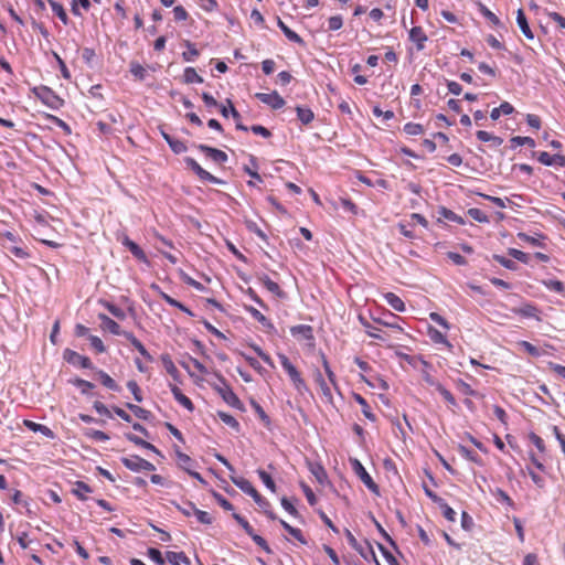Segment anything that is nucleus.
Returning <instances> with one entry per match:
<instances>
[{
	"label": "nucleus",
	"mask_w": 565,
	"mask_h": 565,
	"mask_svg": "<svg viewBox=\"0 0 565 565\" xmlns=\"http://www.w3.org/2000/svg\"><path fill=\"white\" fill-rule=\"evenodd\" d=\"M98 375H99L102 384L105 387H107L111 391H115V392L119 391V386L117 385V383L106 372L98 371Z\"/></svg>",
	"instance_id": "obj_42"
},
{
	"label": "nucleus",
	"mask_w": 565,
	"mask_h": 565,
	"mask_svg": "<svg viewBox=\"0 0 565 565\" xmlns=\"http://www.w3.org/2000/svg\"><path fill=\"white\" fill-rule=\"evenodd\" d=\"M296 111H297L298 119L303 125L310 124L313 120V118H315L313 111L310 108H308V107L297 106L296 107Z\"/></svg>",
	"instance_id": "obj_32"
},
{
	"label": "nucleus",
	"mask_w": 565,
	"mask_h": 565,
	"mask_svg": "<svg viewBox=\"0 0 565 565\" xmlns=\"http://www.w3.org/2000/svg\"><path fill=\"white\" fill-rule=\"evenodd\" d=\"M218 418L226 424L227 426L238 430L239 429V423L236 420L234 416L231 414H227L225 412H218L217 413Z\"/></svg>",
	"instance_id": "obj_49"
},
{
	"label": "nucleus",
	"mask_w": 565,
	"mask_h": 565,
	"mask_svg": "<svg viewBox=\"0 0 565 565\" xmlns=\"http://www.w3.org/2000/svg\"><path fill=\"white\" fill-rule=\"evenodd\" d=\"M310 471L316 477V479L319 483H324V481L327 479V473L322 466H320L318 463H316V465L311 463Z\"/></svg>",
	"instance_id": "obj_51"
},
{
	"label": "nucleus",
	"mask_w": 565,
	"mask_h": 565,
	"mask_svg": "<svg viewBox=\"0 0 565 565\" xmlns=\"http://www.w3.org/2000/svg\"><path fill=\"white\" fill-rule=\"evenodd\" d=\"M428 335L434 343H440L446 344L447 347H451L446 335H444L439 330L435 328H429Z\"/></svg>",
	"instance_id": "obj_40"
},
{
	"label": "nucleus",
	"mask_w": 565,
	"mask_h": 565,
	"mask_svg": "<svg viewBox=\"0 0 565 565\" xmlns=\"http://www.w3.org/2000/svg\"><path fill=\"white\" fill-rule=\"evenodd\" d=\"M124 337L132 344V347L148 361H152V356L145 345L131 332L124 333Z\"/></svg>",
	"instance_id": "obj_21"
},
{
	"label": "nucleus",
	"mask_w": 565,
	"mask_h": 565,
	"mask_svg": "<svg viewBox=\"0 0 565 565\" xmlns=\"http://www.w3.org/2000/svg\"><path fill=\"white\" fill-rule=\"evenodd\" d=\"M233 518L244 529V531L246 532L247 535H252L254 533V530L250 526V524L248 523V521L245 518H243L241 514L233 513Z\"/></svg>",
	"instance_id": "obj_61"
},
{
	"label": "nucleus",
	"mask_w": 565,
	"mask_h": 565,
	"mask_svg": "<svg viewBox=\"0 0 565 565\" xmlns=\"http://www.w3.org/2000/svg\"><path fill=\"white\" fill-rule=\"evenodd\" d=\"M403 130L409 136H417L424 132L423 126L415 122L405 124Z\"/></svg>",
	"instance_id": "obj_55"
},
{
	"label": "nucleus",
	"mask_w": 565,
	"mask_h": 565,
	"mask_svg": "<svg viewBox=\"0 0 565 565\" xmlns=\"http://www.w3.org/2000/svg\"><path fill=\"white\" fill-rule=\"evenodd\" d=\"M259 280L266 287V289L268 291H270L271 294H274L278 297H281L284 295L279 285L276 281L271 280L267 275H263L262 277H259Z\"/></svg>",
	"instance_id": "obj_29"
},
{
	"label": "nucleus",
	"mask_w": 565,
	"mask_h": 565,
	"mask_svg": "<svg viewBox=\"0 0 565 565\" xmlns=\"http://www.w3.org/2000/svg\"><path fill=\"white\" fill-rule=\"evenodd\" d=\"M516 23L526 39H529V40L534 39V34H533L532 30L530 29L526 17L522 9H519L516 12Z\"/></svg>",
	"instance_id": "obj_19"
},
{
	"label": "nucleus",
	"mask_w": 565,
	"mask_h": 565,
	"mask_svg": "<svg viewBox=\"0 0 565 565\" xmlns=\"http://www.w3.org/2000/svg\"><path fill=\"white\" fill-rule=\"evenodd\" d=\"M290 333L294 338L305 341H313V329L308 324H298L290 328Z\"/></svg>",
	"instance_id": "obj_13"
},
{
	"label": "nucleus",
	"mask_w": 565,
	"mask_h": 565,
	"mask_svg": "<svg viewBox=\"0 0 565 565\" xmlns=\"http://www.w3.org/2000/svg\"><path fill=\"white\" fill-rule=\"evenodd\" d=\"M127 408L134 413V415L140 419L148 420L151 417V412L145 409L136 404L127 403Z\"/></svg>",
	"instance_id": "obj_36"
},
{
	"label": "nucleus",
	"mask_w": 565,
	"mask_h": 565,
	"mask_svg": "<svg viewBox=\"0 0 565 565\" xmlns=\"http://www.w3.org/2000/svg\"><path fill=\"white\" fill-rule=\"evenodd\" d=\"M52 11L58 17L63 24H68V17L63 6L54 0H47Z\"/></svg>",
	"instance_id": "obj_35"
},
{
	"label": "nucleus",
	"mask_w": 565,
	"mask_h": 565,
	"mask_svg": "<svg viewBox=\"0 0 565 565\" xmlns=\"http://www.w3.org/2000/svg\"><path fill=\"white\" fill-rule=\"evenodd\" d=\"M277 25L289 41L298 44L303 43V40L300 38V35H298L295 31L289 29L280 18H277Z\"/></svg>",
	"instance_id": "obj_25"
},
{
	"label": "nucleus",
	"mask_w": 565,
	"mask_h": 565,
	"mask_svg": "<svg viewBox=\"0 0 565 565\" xmlns=\"http://www.w3.org/2000/svg\"><path fill=\"white\" fill-rule=\"evenodd\" d=\"M354 399L361 405L363 415L371 422H375L376 416L374 415V413H372L366 399L360 394H355Z\"/></svg>",
	"instance_id": "obj_34"
},
{
	"label": "nucleus",
	"mask_w": 565,
	"mask_h": 565,
	"mask_svg": "<svg viewBox=\"0 0 565 565\" xmlns=\"http://www.w3.org/2000/svg\"><path fill=\"white\" fill-rule=\"evenodd\" d=\"M255 97L262 103L268 105L273 109H280L285 106V99L276 92L256 93Z\"/></svg>",
	"instance_id": "obj_10"
},
{
	"label": "nucleus",
	"mask_w": 565,
	"mask_h": 565,
	"mask_svg": "<svg viewBox=\"0 0 565 565\" xmlns=\"http://www.w3.org/2000/svg\"><path fill=\"white\" fill-rule=\"evenodd\" d=\"M179 466L186 472H189L193 467V460L186 455L181 452L180 450L175 451Z\"/></svg>",
	"instance_id": "obj_39"
},
{
	"label": "nucleus",
	"mask_w": 565,
	"mask_h": 565,
	"mask_svg": "<svg viewBox=\"0 0 565 565\" xmlns=\"http://www.w3.org/2000/svg\"><path fill=\"white\" fill-rule=\"evenodd\" d=\"M170 390L175 401L180 403L184 408H186L190 412L194 409L192 401L188 396H185L178 386L170 385Z\"/></svg>",
	"instance_id": "obj_18"
},
{
	"label": "nucleus",
	"mask_w": 565,
	"mask_h": 565,
	"mask_svg": "<svg viewBox=\"0 0 565 565\" xmlns=\"http://www.w3.org/2000/svg\"><path fill=\"white\" fill-rule=\"evenodd\" d=\"M510 142L512 143L513 148L519 146H529L531 148L535 147V141L531 137L515 136L510 139Z\"/></svg>",
	"instance_id": "obj_47"
},
{
	"label": "nucleus",
	"mask_w": 565,
	"mask_h": 565,
	"mask_svg": "<svg viewBox=\"0 0 565 565\" xmlns=\"http://www.w3.org/2000/svg\"><path fill=\"white\" fill-rule=\"evenodd\" d=\"M477 8H478V11L488 20L490 21L493 25H500L501 24V21L499 20V18L492 12L490 11L482 2H477Z\"/></svg>",
	"instance_id": "obj_33"
},
{
	"label": "nucleus",
	"mask_w": 565,
	"mask_h": 565,
	"mask_svg": "<svg viewBox=\"0 0 565 565\" xmlns=\"http://www.w3.org/2000/svg\"><path fill=\"white\" fill-rule=\"evenodd\" d=\"M409 40L415 43L417 51H422L425 47L427 35L420 26H414L409 31Z\"/></svg>",
	"instance_id": "obj_16"
},
{
	"label": "nucleus",
	"mask_w": 565,
	"mask_h": 565,
	"mask_svg": "<svg viewBox=\"0 0 565 565\" xmlns=\"http://www.w3.org/2000/svg\"><path fill=\"white\" fill-rule=\"evenodd\" d=\"M343 25V19L341 15H333L328 20V28L330 31H337Z\"/></svg>",
	"instance_id": "obj_64"
},
{
	"label": "nucleus",
	"mask_w": 565,
	"mask_h": 565,
	"mask_svg": "<svg viewBox=\"0 0 565 565\" xmlns=\"http://www.w3.org/2000/svg\"><path fill=\"white\" fill-rule=\"evenodd\" d=\"M360 319V322L362 323V326L366 329V333L371 337V338H374V339H379V340H384V338L382 337V334H380L377 332V329L374 328L373 326H371L363 317H359Z\"/></svg>",
	"instance_id": "obj_54"
},
{
	"label": "nucleus",
	"mask_w": 565,
	"mask_h": 565,
	"mask_svg": "<svg viewBox=\"0 0 565 565\" xmlns=\"http://www.w3.org/2000/svg\"><path fill=\"white\" fill-rule=\"evenodd\" d=\"M63 358L67 363L72 365H78L83 369H93V363L89 358L81 355L71 349L64 350Z\"/></svg>",
	"instance_id": "obj_9"
},
{
	"label": "nucleus",
	"mask_w": 565,
	"mask_h": 565,
	"mask_svg": "<svg viewBox=\"0 0 565 565\" xmlns=\"http://www.w3.org/2000/svg\"><path fill=\"white\" fill-rule=\"evenodd\" d=\"M24 425H25V427H28L30 430H32L34 433L39 431L49 438L54 437V433L45 425L38 424L32 420H24Z\"/></svg>",
	"instance_id": "obj_27"
},
{
	"label": "nucleus",
	"mask_w": 565,
	"mask_h": 565,
	"mask_svg": "<svg viewBox=\"0 0 565 565\" xmlns=\"http://www.w3.org/2000/svg\"><path fill=\"white\" fill-rule=\"evenodd\" d=\"M185 164L190 168L202 181H206L213 184H224V181L214 177L209 171L204 170L193 158L186 157L184 159Z\"/></svg>",
	"instance_id": "obj_6"
},
{
	"label": "nucleus",
	"mask_w": 565,
	"mask_h": 565,
	"mask_svg": "<svg viewBox=\"0 0 565 565\" xmlns=\"http://www.w3.org/2000/svg\"><path fill=\"white\" fill-rule=\"evenodd\" d=\"M130 73L140 81H143L147 75L146 68L137 62L130 63Z\"/></svg>",
	"instance_id": "obj_52"
},
{
	"label": "nucleus",
	"mask_w": 565,
	"mask_h": 565,
	"mask_svg": "<svg viewBox=\"0 0 565 565\" xmlns=\"http://www.w3.org/2000/svg\"><path fill=\"white\" fill-rule=\"evenodd\" d=\"M122 245L126 246L130 253L134 255L135 258H137L139 262L148 264V257L146 253L135 243L132 242L128 236H125L121 241Z\"/></svg>",
	"instance_id": "obj_15"
},
{
	"label": "nucleus",
	"mask_w": 565,
	"mask_h": 565,
	"mask_svg": "<svg viewBox=\"0 0 565 565\" xmlns=\"http://www.w3.org/2000/svg\"><path fill=\"white\" fill-rule=\"evenodd\" d=\"M73 383L76 387L81 390V393L84 395H87L89 391L94 387L93 383L83 379H76Z\"/></svg>",
	"instance_id": "obj_59"
},
{
	"label": "nucleus",
	"mask_w": 565,
	"mask_h": 565,
	"mask_svg": "<svg viewBox=\"0 0 565 565\" xmlns=\"http://www.w3.org/2000/svg\"><path fill=\"white\" fill-rule=\"evenodd\" d=\"M508 254L511 257H513L514 259H516L523 264H527L530 260V257L526 253H524L520 249H516V248H509Z\"/></svg>",
	"instance_id": "obj_56"
},
{
	"label": "nucleus",
	"mask_w": 565,
	"mask_h": 565,
	"mask_svg": "<svg viewBox=\"0 0 565 565\" xmlns=\"http://www.w3.org/2000/svg\"><path fill=\"white\" fill-rule=\"evenodd\" d=\"M78 6H81L84 10H88L90 7L89 0H73L72 2V13L74 15L81 17L82 13L78 9Z\"/></svg>",
	"instance_id": "obj_57"
},
{
	"label": "nucleus",
	"mask_w": 565,
	"mask_h": 565,
	"mask_svg": "<svg viewBox=\"0 0 565 565\" xmlns=\"http://www.w3.org/2000/svg\"><path fill=\"white\" fill-rule=\"evenodd\" d=\"M166 556L172 565H190V558L183 552H167Z\"/></svg>",
	"instance_id": "obj_26"
},
{
	"label": "nucleus",
	"mask_w": 565,
	"mask_h": 565,
	"mask_svg": "<svg viewBox=\"0 0 565 565\" xmlns=\"http://www.w3.org/2000/svg\"><path fill=\"white\" fill-rule=\"evenodd\" d=\"M438 214H439V218L443 217V218H445L447 221H450V222H456V223H459V224H465L462 217L457 215L451 210H448L447 207L441 206L438 210Z\"/></svg>",
	"instance_id": "obj_37"
},
{
	"label": "nucleus",
	"mask_w": 565,
	"mask_h": 565,
	"mask_svg": "<svg viewBox=\"0 0 565 565\" xmlns=\"http://www.w3.org/2000/svg\"><path fill=\"white\" fill-rule=\"evenodd\" d=\"M149 558L158 565H164V558L161 552L157 548L150 547L147 552Z\"/></svg>",
	"instance_id": "obj_63"
},
{
	"label": "nucleus",
	"mask_w": 565,
	"mask_h": 565,
	"mask_svg": "<svg viewBox=\"0 0 565 565\" xmlns=\"http://www.w3.org/2000/svg\"><path fill=\"white\" fill-rule=\"evenodd\" d=\"M345 536H347V540H348V543L350 544V546L355 550L363 558L365 559H369L370 556H372L373 558H375V553L372 548V546L366 543V546H362L358 541L354 537V535L351 533L350 530H345Z\"/></svg>",
	"instance_id": "obj_11"
},
{
	"label": "nucleus",
	"mask_w": 565,
	"mask_h": 565,
	"mask_svg": "<svg viewBox=\"0 0 565 565\" xmlns=\"http://www.w3.org/2000/svg\"><path fill=\"white\" fill-rule=\"evenodd\" d=\"M257 475L268 490L276 492V484L269 473L263 469H258Z\"/></svg>",
	"instance_id": "obj_44"
},
{
	"label": "nucleus",
	"mask_w": 565,
	"mask_h": 565,
	"mask_svg": "<svg viewBox=\"0 0 565 565\" xmlns=\"http://www.w3.org/2000/svg\"><path fill=\"white\" fill-rule=\"evenodd\" d=\"M493 259L507 269H510V270L516 269V264L513 260L505 258L504 256L494 254Z\"/></svg>",
	"instance_id": "obj_60"
},
{
	"label": "nucleus",
	"mask_w": 565,
	"mask_h": 565,
	"mask_svg": "<svg viewBox=\"0 0 565 565\" xmlns=\"http://www.w3.org/2000/svg\"><path fill=\"white\" fill-rule=\"evenodd\" d=\"M183 78L186 84L203 83V78L196 73L195 68L186 67L183 73Z\"/></svg>",
	"instance_id": "obj_38"
},
{
	"label": "nucleus",
	"mask_w": 565,
	"mask_h": 565,
	"mask_svg": "<svg viewBox=\"0 0 565 565\" xmlns=\"http://www.w3.org/2000/svg\"><path fill=\"white\" fill-rule=\"evenodd\" d=\"M121 462L127 469L135 472L141 470L153 471L156 469L153 463L136 455L121 458Z\"/></svg>",
	"instance_id": "obj_5"
},
{
	"label": "nucleus",
	"mask_w": 565,
	"mask_h": 565,
	"mask_svg": "<svg viewBox=\"0 0 565 565\" xmlns=\"http://www.w3.org/2000/svg\"><path fill=\"white\" fill-rule=\"evenodd\" d=\"M84 435L90 439L97 440V441H107L109 440V436L97 429L88 428L85 430Z\"/></svg>",
	"instance_id": "obj_46"
},
{
	"label": "nucleus",
	"mask_w": 565,
	"mask_h": 565,
	"mask_svg": "<svg viewBox=\"0 0 565 565\" xmlns=\"http://www.w3.org/2000/svg\"><path fill=\"white\" fill-rule=\"evenodd\" d=\"M468 214L472 220H475L479 223H488L489 222L488 215L480 209H477V207L469 209Z\"/></svg>",
	"instance_id": "obj_50"
},
{
	"label": "nucleus",
	"mask_w": 565,
	"mask_h": 565,
	"mask_svg": "<svg viewBox=\"0 0 565 565\" xmlns=\"http://www.w3.org/2000/svg\"><path fill=\"white\" fill-rule=\"evenodd\" d=\"M103 306L117 319L124 320L126 318V312L124 309L119 308L118 306L109 302V301H102Z\"/></svg>",
	"instance_id": "obj_41"
},
{
	"label": "nucleus",
	"mask_w": 565,
	"mask_h": 565,
	"mask_svg": "<svg viewBox=\"0 0 565 565\" xmlns=\"http://www.w3.org/2000/svg\"><path fill=\"white\" fill-rule=\"evenodd\" d=\"M161 135L174 153L180 154L186 151L188 148L183 141L173 138L164 131H162Z\"/></svg>",
	"instance_id": "obj_20"
},
{
	"label": "nucleus",
	"mask_w": 565,
	"mask_h": 565,
	"mask_svg": "<svg viewBox=\"0 0 565 565\" xmlns=\"http://www.w3.org/2000/svg\"><path fill=\"white\" fill-rule=\"evenodd\" d=\"M198 149L201 152H203L207 158L220 164L225 163L228 159L227 154L224 151L206 145H199Z\"/></svg>",
	"instance_id": "obj_12"
},
{
	"label": "nucleus",
	"mask_w": 565,
	"mask_h": 565,
	"mask_svg": "<svg viewBox=\"0 0 565 565\" xmlns=\"http://www.w3.org/2000/svg\"><path fill=\"white\" fill-rule=\"evenodd\" d=\"M98 319L102 322V328L105 330H108L110 333H113L115 335L124 337V333L127 332V331L121 330L120 326L115 320H113L111 318H109L108 316H106L104 313H99Z\"/></svg>",
	"instance_id": "obj_14"
},
{
	"label": "nucleus",
	"mask_w": 565,
	"mask_h": 565,
	"mask_svg": "<svg viewBox=\"0 0 565 565\" xmlns=\"http://www.w3.org/2000/svg\"><path fill=\"white\" fill-rule=\"evenodd\" d=\"M231 481L244 493L250 495L259 508H271L269 501L262 497L249 480L232 475Z\"/></svg>",
	"instance_id": "obj_2"
},
{
	"label": "nucleus",
	"mask_w": 565,
	"mask_h": 565,
	"mask_svg": "<svg viewBox=\"0 0 565 565\" xmlns=\"http://www.w3.org/2000/svg\"><path fill=\"white\" fill-rule=\"evenodd\" d=\"M512 311L525 318H536L537 320H540V318L537 317V308L531 303H525L520 308H514Z\"/></svg>",
	"instance_id": "obj_24"
},
{
	"label": "nucleus",
	"mask_w": 565,
	"mask_h": 565,
	"mask_svg": "<svg viewBox=\"0 0 565 565\" xmlns=\"http://www.w3.org/2000/svg\"><path fill=\"white\" fill-rule=\"evenodd\" d=\"M438 504L443 509L444 518L450 522H454L456 520L455 510L451 507H449L444 500H441V503Z\"/></svg>",
	"instance_id": "obj_58"
},
{
	"label": "nucleus",
	"mask_w": 565,
	"mask_h": 565,
	"mask_svg": "<svg viewBox=\"0 0 565 565\" xmlns=\"http://www.w3.org/2000/svg\"><path fill=\"white\" fill-rule=\"evenodd\" d=\"M36 97L51 109H60L64 100L47 86H40L34 89Z\"/></svg>",
	"instance_id": "obj_4"
},
{
	"label": "nucleus",
	"mask_w": 565,
	"mask_h": 565,
	"mask_svg": "<svg viewBox=\"0 0 565 565\" xmlns=\"http://www.w3.org/2000/svg\"><path fill=\"white\" fill-rule=\"evenodd\" d=\"M384 298L394 310L399 312L405 311V303L397 295L393 292H387L384 295Z\"/></svg>",
	"instance_id": "obj_28"
},
{
	"label": "nucleus",
	"mask_w": 565,
	"mask_h": 565,
	"mask_svg": "<svg viewBox=\"0 0 565 565\" xmlns=\"http://www.w3.org/2000/svg\"><path fill=\"white\" fill-rule=\"evenodd\" d=\"M252 406L253 408L255 409V412L257 413V415L259 416V419L266 425L268 426L270 424V418L269 416L265 413V411L263 409V407L255 401H252Z\"/></svg>",
	"instance_id": "obj_62"
},
{
	"label": "nucleus",
	"mask_w": 565,
	"mask_h": 565,
	"mask_svg": "<svg viewBox=\"0 0 565 565\" xmlns=\"http://www.w3.org/2000/svg\"><path fill=\"white\" fill-rule=\"evenodd\" d=\"M2 236L7 239V242L3 243V247L9 253H11L12 255H14L17 258H20V259H25L29 257V253L24 248H22L15 244L17 237L13 233L6 232L2 234Z\"/></svg>",
	"instance_id": "obj_8"
},
{
	"label": "nucleus",
	"mask_w": 565,
	"mask_h": 565,
	"mask_svg": "<svg viewBox=\"0 0 565 565\" xmlns=\"http://www.w3.org/2000/svg\"><path fill=\"white\" fill-rule=\"evenodd\" d=\"M279 523L281 524V526L294 537L296 539L297 541H299L301 544H307V540L305 539V536L302 535V532L301 530L297 529V527H294L291 526L289 523H287L286 521H284L282 519H279Z\"/></svg>",
	"instance_id": "obj_31"
},
{
	"label": "nucleus",
	"mask_w": 565,
	"mask_h": 565,
	"mask_svg": "<svg viewBox=\"0 0 565 565\" xmlns=\"http://www.w3.org/2000/svg\"><path fill=\"white\" fill-rule=\"evenodd\" d=\"M436 390L439 392V394L445 398V401L451 407H457L458 406L457 401L454 397V395L451 394V392L448 391L443 384H438Z\"/></svg>",
	"instance_id": "obj_48"
},
{
	"label": "nucleus",
	"mask_w": 565,
	"mask_h": 565,
	"mask_svg": "<svg viewBox=\"0 0 565 565\" xmlns=\"http://www.w3.org/2000/svg\"><path fill=\"white\" fill-rule=\"evenodd\" d=\"M539 161L547 167L554 164L565 167V156L558 153L551 156L548 152L543 151L539 154Z\"/></svg>",
	"instance_id": "obj_17"
},
{
	"label": "nucleus",
	"mask_w": 565,
	"mask_h": 565,
	"mask_svg": "<svg viewBox=\"0 0 565 565\" xmlns=\"http://www.w3.org/2000/svg\"><path fill=\"white\" fill-rule=\"evenodd\" d=\"M246 310L263 327H265L267 329H274V324L270 322V320H268L258 309H256L254 307H246Z\"/></svg>",
	"instance_id": "obj_30"
},
{
	"label": "nucleus",
	"mask_w": 565,
	"mask_h": 565,
	"mask_svg": "<svg viewBox=\"0 0 565 565\" xmlns=\"http://www.w3.org/2000/svg\"><path fill=\"white\" fill-rule=\"evenodd\" d=\"M89 492H92L90 487L83 481H77L73 489V493L81 500H85L86 499L85 493H89Z\"/></svg>",
	"instance_id": "obj_43"
},
{
	"label": "nucleus",
	"mask_w": 565,
	"mask_h": 565,
	"mask_svg": "<svg viewBox=\"0 0 565 565\" xmlns=\"http://www.w3.org/2000/svg\"><path fill=\"white\" fill-rule=\"evenodd\" d=\"M185 45L188 47V51L182 53L183 60L185 62H194L195 58L199 56V51L196 50L194 44H192L190 41H186Z\"/></svg>",
	"instance_id": "obj_45"
},
{
	"label": "nucleus",
	"mask_w": 565,
	"mask_h": 565,
	"mask_svg": "<svg viewBox=\"0 0 565 565\" xmlns=\"http://www.w3.org/2000/svg\"><path fill=\"white\" fill-rule=\"evenodd\" d=\"M217 379V383L213 384L212 387L220 394L223 401L237 409L243 408V404L239 401L238 396L234 393L225 377L218 373L215 374Z\"/></svg>",
	"instance_id": "obj_1"
},
{
	"label": "nucleus",
	"mask_w": 565,
	"mask_h": 565,
	"mask_svg": "<svg viewBox=\"0 0 565 565\" xmlns=\"http://www.w3.org/2000/svg\"><path fill=\"white\" fill-rule=\"evenodd\" d=\"M127 388L132 393L136 402L140 403L143 401L141 390L136 381H134V380L128 381Z\"/></svg>",
	"instance_id": "obj_53"
},
{
	"label": "nucleus",
	"mask_w": 565,
	"mask_h": 565,
	"mask_svg": "<svg viewBox=\"0 0 565 565\" xmlns=\"http://www.w3.org/2000/svg\"><path fill=\"white\" fill-rule=\"evenodd\" d=\"M518 237L532 246L544 247L543 241L545 236L543 234L536 233L534 236L529 235L526 233H518Z\"/></svg>",
	"instance_id": "obj_22"
},
{
	"label": "nucleus",
	"mask_w": 565,
	"mask_h": 565,
	"mask_svg": "<svg viewBox=\"0 0 565 565\" xmlns=\"http://www.w3.org/2000/svg\"><path fill=\"white\" fill-rule=\"evenodd\" d=\"M278 359L280 361L282 369L286 371L290 381L292 382L295 388L298 392H302L306 388V382L301 377L298 370L292 365V363L289 361V359L284 353H279Z\"/></svg>",
	"instance_id": "obj_3"
},
{
	"label": "nucleus",
	"mask_w": 565,
	"mask_h": 565,
	"mask_svg": "<svg viewBox=\"0 0 565 565\" xmlns=\"http://www.w3.org/2000/svg\"><path fill=\"white\" fill-rule=\"evenodd\" d=\"M161 361H162V364H163L167 373L169 375H171L174 381H179L180 380V373H179L177 366L174 365L171 356L169 354H163L161 356Z\"/></svg>",
	"instance_id": "obj_23"
},
{
	"label": "nucleus",
	"mask_w": 565,
	"mask_h": 565,
	"mask_svg": "<svg viewBox=\"0 0 565 565\" xmlns=\"http://www.w3.org/2000/svg\"><path fill=\"white\" fill-rule=\"evenodd\" d=\"M352 468L356 476L361 479V481L365 484V487L374 492L379 493V486L374 482L372 477L369 475V472L365 470L363 465L358 459H351L350 460Z\"/></svg>",
	"instance_id": "obj_7"
}]
</instances>
